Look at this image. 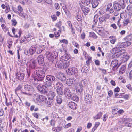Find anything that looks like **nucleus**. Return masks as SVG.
<instances>
[{"instance_id": "f257e3e1", "label": "nucleus", "mask_w": 132, "mask_h": 132, "mask_svg": "<svg viewBox=\"0 0 132 132\" xmlns=\"http://www.w3.org/2000/svg\"><path fill=\"white\" fill-rule=\"evenodd\" d=\"M37 89L41 93L48 96V98L53 99L55 96V94L53 91H51L44 86L39 85L38 86Z\"/></svg>"}, {"instance_id": "f03ea898", "label": "nucleus", "mask_w": 132, "mask_h": 132, "mask_svg": "<svg viewBox=\"0 0 132 132\" xmlns=\"http://www.w3.org/2000/svg\"><path fill=\"white\" fill-rule=\"evenodd\" d=\"M47 58L50 61L51 63H55V60H56V58L58 56V53L55 52L53 53H51L49 52H47L46 53Z\"/></svg>"}, {"instance_id": "7ed1b4c3", "label": "nucleus", "mask_w": 132, "mask_h": 132, "mask_svg": "<svg viewBox=\"0 0 132 132\" xmlns=\"http://www.w3.org/2000/svg\"><path fill=\"white\" fill-rule=\"evenodd\" d=\"M47 69L46 68H44L41 69H38L36 71V73L38 76V80L42 82L45 77V74L46 72Z\"/></svg>"}, {"instance_id": "20e7f679", "label": "nucleus", "mask_w": 132, "mask_h": 132, "mask_svg": "<svg viewBox=\"0 0 132 132\" xmlns=\"http://www.w3.org/2000/svg\"><path fill=\"white\" fill-rule=\"evenodd\" d=\"M46 79L49 82L46 81V83L44 84V85H45L48 87H50L51 85L52 82L55 81V77L52 75H47L46 77Z\"/></svg>"}, {"instance_id": "39448f33", "label": "nucleus", "mask_w": 132, "mask_h": 132, "mask_svg": "<svg viewBox=\"0 0 132 132\" xmlns=\"http://www.w3.org/2000/svg\"><path fill=\"white\" fill-rule=\"evenodd\" d=\"M56 86L57 88V92L58 95H63V92L62 88L63 87L62 84L60 82H57L56 84Z\"/></svg>"}, {"instance_id": "423d86ee", "label": "nucleus", "mask_w": 132, "mask_h": 132, "mask_svg": "<svg viewBox=\"0 0 132 132\" xmlns=\"http://www.w3.org/2000/svg\"><path fill=\"white\" fill-rule=\"evenodd\" d=\"M66 73L68 75L77 74L78 72L77 69L74 67H70L66 70Z\"/></svg>"}, {"instance_id": "0eeeda50", "label": "nucleus", "mask_w": 132, "mask_h": 132, "mask_svg": "<svg viewBox=\"0 0 132 132\" xmlns=\"http://www.w3.org/2000/svg\"><path fill=\"white\" fill-rule=\"evenodd\" d=\"M29 82L31 84H33L35 85H36L38 84H44L43 83L39 82L40 81V80H38V78L37 79L35 77H32L31 79L30 80Z\"/></svg>"}, {"instance_id": "6e6552de", "label": "nucleus", "mask_w": 132, "mask_h": 132, "mask_svg": "<svg viewBox=\"0 0 132 132\" xmlns=\"http://www.w3.org/2000/svg\"><path fill=\"white\" fill-rule=\"evenodd\" d=\"M57 78L62 81H64L66 80V77L64 74L60 72L57 73L56 74Z\"/></svg>"}, {"instance_id": "1a4fd4ad", "label": "nucleus", "mask_w": 132, "mask_h": 132, "mask_svg": "<svg viewBox=\"0 0 132 132\" xmlns=\"http://www.w3.org/2000/svg\"><path fill=\"white\" fill-rule=\"evenodd\" d=\"M18 10L20 11L19 12V15L23 18H25V14L23 12V9L21 5H19L18 6Z\"/></svg>"}, {"instance_id": "9d476101", "label": "nucleus", "mask_w": 132, "mask_h": 132, "mask_svg": "<svg viewBox=\"0 0 132 132\" xmlns=\"http://www.w3.org/2000/svg\"><path fill=\"white\" fill-rule=\"evenodd\" d=\"M56 62L55 64L56 66L59 68H62L63 65L64 61L62 60H61L60 59V60L59 61H57L56 60H55Z\"/></svg>"}, {"instance_id": "9b49d317", "label": "nucleus", "mask_w": 132, "mask_h": 132, "mask_svg": "<svg viewBox=\"0 0 132 132\" xmlns=\"http://www.w3.org/2000/svg\"><path fill=\"white\" fill-rule=\"evenodd\" d=\"M38 62L39 64L41 65H43L44 64V59L42 55H39L37 58Z\"/></svg>"}, {"instance_id": "f8f14e48", "label": "nucleus", "mask_w": 132, "mask_h": 132, "mask_svg": "<svg viewBox=\"0 0 132 132\" xmlns=\"http://www.w3.org/2000/svg\"><path fill=\"white\" fill-rule=\"evenodd\" d=\"M64 94L66 97L68 98H71V93L69 89L67 88H65V89Z\"/></svg>"}, {"instance_id": "ddd939ff", "label": "nucleus", "mask_w": 132, "mask_h": 132, "mask_svg": "<svg viewBox=\"0 0 132 132\" xmlns=\"http://www.w3.org/2000/svg\"><path fill=\"white\" fill-rule=\"evenodd\" d=\"M25 75L24 73H18L16 74V77L19 80H22L23 79Z\"/></svg>"}, {"instance_id": "4468645a", "label": "nucleus", "mask_w": 132, "mask_h": 132, "mask_svg": "<svg viewBox=\"0 0 132 132\" xmlns=\"http://www.w3.org/2000/svg\"><path fill=\"white\" fill-rule=\"evenodd\" d=\"M75 88L77 92H78L79 93L82 92L83 90V87L78 84L77 85L75 86Z\"/></svg>"}, {"instance_id": "2eb2a0df", "label": "nucleus", "mask_w": 132, "mask_h": 132, "mask_svg": "<svg viewBox=\"0 0 132 132\" xmlns=\"http://www.w3.org/2000/svg\"><path fill=\"white\" fill-rule=\"evenodd\" d=\"M91 96L89 95H87L85 97V101L87 103H89L91 100Z\"/></svg>"}, {"instance_id": "dca6fc26", "label": "nucleus", "mask_w": 132, "mask_h": 132, "mask_svg": "<svg viewBox=\"0 0 132 132\" xmlns=\"http://www.w3.org/2000/svg\"><path fill=\"white\" fill-rule=\"evenodd\" d=\"M81 8L83 12L85 15L87 14L90 11V10L88 8L84 6L81 7Z\"/></svg>"}, {"instance_id": "f3484780", "label": "nucleus", "mask_w": 132, "mask_h": 132, "mask_svg": "<svg viewBox=\"0 0 132 132\" xmlns=\"http://www.w3.org/2000/svg\"><path fill=\"white\" fill-rule=\"evenodd\" d=\"M24 89L28 91H32L33 90V87L30 85L26 84L24 86Z\"/></svg>"}, {"instance_id": "a211bd4d", "label": "nucleus", "mask_w": 132, "mask_h": 132, "mask_svg": "<svg viewBox=\"0 0 132 132\" xmlns=\"http://www.w3.org/2000/svg\"><path fill=\"white\" fill-rule=\"evenodd\" d=\"M80 86L82 87H83L85 86H86L87 85V81L84 79L82 80L80 82L78 83Z\"/></svg>"}, {"instance_id": "6ab92c4d", "label": "nucleus", "mask_w": 132, "mask_h": 132, "mask_svg": "<svg viewBox=\"0 0 132 132\" xmlns=\"http://www.w3.org/2000/svg\"><path fill=\"white\" fill-rule=\"evenodd\" d=\"M69 107L73 109H75L77 107V105L74 102H69Z\"/></svg>"}, {"instance_id": "aec40b11", "label": "nucleus", "mask_w": 132, "mask_h": 132, "mask_svg": "<svg viewBox=\"0 0 132 132\" xmlns=\"http://www.w3.org/2000/svg\"><path fill=\"white\" fill-rule=\"evenodd\" d=\"M114 9L117 11L119 10L122 7V5L121 6L118 3H115L114 4Z\"/></svg>"}, {"instance_id": "412c9836", "label": "nucleus", "mask_w": 132, "mask_h": 132, "mask_svg": "<svg viewBox=\"0 0 132 132\" xmlns=\"http://www.w3.org/2000/svg\"><path fill=\"white\" fill-rule=\"evenodd\" d=\"M75 80L74 79L71 78L67 79L66 81V84L69 85H71L72 84L74 83Z\"/></svg>"}, {"instance_id": "4be33fe9", "label": "nucleus", "mask_w": 132, "mask_h": 132, "mask_svg": "<svg viewBox=\"0 0 132 132\" xmlns=\"http://www.w3.org/2000/svg\"><path fill=\"white\" fill-rule=\"evenodd\" d=\"M52 100V99H48L46 103V104L47 107H50L53 104Z\"/></svg>"}, {"instance_id": "5701e85b", "label": "nucleus", "mask_w": 132, "mask_h": 132, "mask_svg": "<svg viewBox=\"0 0 132 132\" xmlns=\"http://www.w3.org/2000/svg\"><path fill=\"white\" fill-rule=\"evenodd\" d=\"M126 67L125 65H123L122 66L119 70V73L121 74H123L126 71Z\"/></svg>"}, {"instance_id": "b1692460", "label": "nucleus", "mask_w": 132, "mask_h": 132, "mask_svg": "<svg viewBox=\"0 0 132 132\" xmlns=\"http://www.w3.org/2000/svg\"><path fill=\"white\" fill-rule=\"evenodd\" d=\"M100 0H94L92 3V7L94 8H96L98 5Z\"/></svg>"}, {"instance_id": "393cba45", "label": "nucleus", "mask_w": 132, "mask_h": 132, "mask_svg": "<svg viewBox=\"0 0 132 132\" xmlns=\"http://www.w3.org/2000/svg\"><path fill=\"white\" fill-rule=\"evenodd\" d=\"M45 46L43 45L39 47H38L36 51V53L39 54L40 53L42 52L45 49Z\"/></svg>"}, {"instance_id": "a878e982", "label": "nucleus", "mask_w": 132, "mask_h": 132, "mask_svg": "<svg viewBox=\"0 0 132 132\" xmlns=\"http://www.w3.org/2000/svg\"><path fill=\"white\" fill-rule=\"evenodd\" d=\"M126 41L124 42L121 44L122 46L124 47L130 46L131 44V43L128 40H126Z\"/></svg>"}, {"instance_id": "bb28decb", "label": "nucleus", "mask_w": 132, "mask_h": 132, "mask_svg": "<svg viewBox=\"0 0 132 132\" xmlns=\"http://www.w3.org/2000/svg\"><path fill=\"white\" fill-rule=\"evenodd\" d=\"M69 55L67 54L65 55L62 56L61 58V60H62L64 61H66L68 60L70 58V57Z\"/></svg>"}, {"instance_id": "cd10ccee", "label": "nucleus", "mask_w": 132, "mask_h": 132, "mask_svg": "<svg viewBox=\"0 0 132 132\" xmlns=\"http://www.w3.org/2000/svg\"><path fill=\"white\" fill-rule=\"evenodd\" d=\"M36 47L34 46H31L29 50L31 55H33L36 51Z\"/></svg>"}, {"instance_id": "c85d7f7f", "label": "nucleus", "mask_w": 132, "mask_h": 132, "mask_svg": "<svg viewBox=\"0 0 132 132\" xmlns=\"http://www.w3.org/2000/svg\"><path fill=\"white\" fill-rule=\"evenodd\" d=\"M38 98L39 99L40 103L41 102H45V101L46 99V97L42 95H38Z\"/></svg>"}, {"instance_id": "c756f323", "label": "nucleus", "mask_w": 132, "mask_h": 132, "mask_svg": "<svg viewBox=\"0 0 132 132\" xmlns=\"http://www.w3.org/2000/svg\"><path fill=\"white\" fill-rule=\"evenodd\" d=\"M118 63V61L117 60H113L111 62V65L113 67H115Z\"/></svg>"}, {"instance_id": "7c9ffc66", "label": "nucleus", "mask_w": 132, "mask_h": 132, "mask_svg": "<svg viewBox=\"0 0 132 132\" xmlns=\"http://www.w3.org/2000/svg\"><path fill=\"white\" fill-rule=\"evenodd\" d=\"M56 100L57 103L59 104H60L62 101V97L60 95H58L57 96Z\"/></svg>"}, {"instance_id": "2f4dec72", "label": "nucleus", "mask_w": 132, "mask_h": 132, "mask_svg": "<svg viewBox=\"0 0 132 132\" xmlns=\"http://www.w3.org/2000/svg\"><path fill=\"white\" fill-rule=\"evenodd\" d=\"M25 37L26 40L27 42L30 41L33 38V36L30 34L27 35Z\"/></svg>"}, {"instance_id": "473e14b6", "label": "nucleus", "mask_w": 132, "mask_h": 132, "mask_svg": "<svg viewBox=\"0 0 132 132\" xmlns=\"http://www.w3.org/2000/svg\"><path fill=\"white\" fill-rule=\"evenodd\" d=\"M102 115V113L100 112L98 113V114L95 116L94 117V119L95 120L98 119H100Z\"/></svg>"}, {"instance_id": "72a5a7b5", "label": "nucleus", "mask_w": 132, "mask_h": 132, "mask_svg": "<svg viewBox=\"0 0 132 132\" xmlns=\"http://www.w3.org/2000/svg\"><path fill=\"white\" fill-rule=\"evenodd\" d=\"M125 40H128L129 42L130 41L132 40V34L127 35L124 38Z\"/></svg>"}, {"instance_id": "f704fd0d", "label": "nucleus", "mask_w": 132, "mask_h": 132, "mask_svg": "<svg viewBox=\"0 0 132 132\" xmlns=\"http://www.w3.org/2000/svg\"><path fill=\"white\" fill-rule=\"evenodd\" d=\"M125 52V50H122V51H121L120 52L117 53L116 54V58H118L121 56Z\"/></svg>"}, {"instance_id": "c9c22d12", "label": "nucleus", "mask_w": 132, "mask_h": 132, "mask_svg": "<svg viewBox=\"0 0 132 132\" xmlns=\"http://www.w3.org/2000/svg\"><path fill=\"white\" fill-rule=\"evenodd\" d=\"M130 20L128 19H124L123 21V26H126L130 23Z\"/></svg>"}, {"instance_id": "e433bc0d", "label": "nucleus", "mask_w": 132, "mask_h": 132, "mask_svg": "<svg viewBox=\"0 0 132 132\" xmlns=\"http://www.w3.org/2000/svg\"><path fill=\"white\" fill-rule=\"evenodd\" d=\"M71 98L72 100L76 102L78 101L79 100L78 97L76 95H73Z\"/></svg>"}, {"instance_id": "4c0bfd02", "label": "nucleus", "mask_w": 132, "mask_h": 132, "mask_svg": "<svg viewBox=\"0 0 132 132\" xmlns=\"http://www.w3.org/2000/svg\"><path fill=\"white\" fill-rule=\"evenodd\" d=\"M65 62V61H64L62 67V68H66L68 67L69 65V62Z\"/></svg>"}, {"instance_id": "58836bf2", "label": "nucleus", "mask_w": 132, "mask_h": 132, "mask_svg": "<svg viewBox=\"0 0 132 132\" xmlns=\"http://www.w3.org/2000/svg\"><path fill=\"white\" fill-rule=\"evenodd\" d=\"M116 53L120 52L122 51V50H125L124 49H122L120 46L116 47Z\"/></svg>"}, {"instance_id": "ea45409f", "label": "nucleus", "mask_w": 132, "mask_h": 132, "mask_svg": "<svg viewBox=\"0 0 132 132\" xmlns=\"http://www.w3.org/2000/svg\"><path fill=\"white\" fill-rule=\"evenodd\" d=\"M61 32V31L60 30H58L57 31L55 32L54 34L55 37H59L60 34Z\"/></svg>"}, {"instance_id": "a19ab883", "label": "nucleus", "mask_w": 132, "mask_h": 132, "mask_svg": "<svg viewBox=\"0 0 132 132\" xmlns=\"http://www.w3.org/2000/svg\"><path fill=\"white\" fill-rule=\"evenodd\" d=\"M120 16L121 18L125 19L126 18V14L125 12L121 13L120 14Z\"/></svg>"}, {"instance_id": "79ce46f5", "label": "nucleus", "mask_w": 132, "mask_h": 132, "mask_svg": "<svg viewBox=\"0 0 132 132\" xmlns=\"http://www.w3.org/2000/svg\"><path fill=\"white\" fill-rule=\"evenodd\" d=\"M123 3L122 4V8H124L125 7L126 5H127L128 2L127 0H122Z\"/></svg>"}, {"instance_id": "37998d69", "label": "nucleus", "mask_w": 132, "mask_h": 132, "mask_svg": "<svg viewBox=\"0 0 132 132\" xmlns=\"http://www.w3.org/2000/svg\"><path fill=\"white\" fill-rule=\"evenodd\" d=\"M99 20L100 23H102L104 21H105V17L103 16H102L99 18Z\"/></svg>"}, {"instance_id": "c03bdc74", "label": "nucleus", "mask_w": 132, "mask_h": 132, "mask_svg": "<svg viewBox=\"0 0 132 132\" xmlns=\"http://www.w3.org/2000/svg\"><path fill=\"white\" fill-rule=\"evenodd\" d=\"M38 96H37L36 98H35L33 99V101L35 103H40L39 99L38 98Z\"/></svg>"}, {"instance_id": "a18cd8bd", "label": "nucleus", "mask_w": 132, "mask_h": 132, "mask_svg": "<svg viewBox=\"0 0 132 132\" xmlns=\"http://www.w3.org/2000/svg\"><path fill=\"white\" fill-rule=\"evenodd\" d=\"M81 71L84 73H86L88 71V69L87 67H84L82 68Z\"/></svg>"}, {"instance_id": "49530a36", "label": "nucleus", "mask_w": 132, "mask_h": 132, "mask_svg": "<svg viewBox=\"0 0 132 132\" xmlns=\"http://www.w3.org/2000/svg\"><path fill=\"white\" fill-rule=\"evenodd\" d=\"M129 120V119L123 118L122 120V121L123 123L125 125L126 123H127V122H129L130 121Z\"/></svg>"}, {"instance_id": "de8ad7c7", "label": "nucleus", "mask_w": 132, "mask_h": 132, "mask_svg": "<svg viewBox=\"0 0 132 132\" xmlns=\"http://www.w3.org/2000/svg\"><path fill=\"white\" fill-rule=\"evenodd\" d=\"M115 96V97L116 98H121L123 97V96L121 94L116 93Z\"/></svg>"}, {"instance_id": "09e8293b", "label": "nucleus", "mask_w": 132, "mask_h": 132, "mask_svg": "<svg viewBox=\"0 0 132 132\" xmlns=\"http://www.w3.org/2000/svg\"><path fill=\"white\" fill-rule=\"evenodd\" d=\"M112 4L111 3H108L107 5V7L106 9V11H109V9L112 7Z\"/></svg>"}, {"instance_id": "8fccbe9b", "label": "nucleus", "mask_w": 132, "mask_h": 132, "mask_svg": "<svg viewBox=\"0 0 132 132\" xmlns=\"http://www.w3.org/2000/svg\"><path fill=\"white\" fill-rule=\"evenodd\" d=\"M11 21L12 25L13 26H15L17 24V22L16 20L15 19H13Z\"/></svg>"}, {"instance_id": "3c124183", "label": "nucleus", "mask_w": 132, "mask_h": 132, "mask_svg": "<svg viewBox=\"0 0 132 132\" xmlns=\"http://www.w3.org/2000/svg\"><path fill=\"white\" fill-rule=\"evenodd\" d=\"M30 66L32 69H34L35 67V62L34 61H32V62L31 63Z\"/></svg>"}, {"instance_id": "603ef678", "label": "nucleus", "mask_w": 132, "mask_h": 132, "mask_svg": "<svg viewBox=\"0 0 132 132\" xmlns=\"http://www.w3.org/2000/svg\"><path fill=\"white\" fill-rule=\"evenodd\" d=\"M72 44L73 45L76 47L78 48H79V46L78 44L75 41H73L72 42Z\"/></svg>"}, {"instance_id": "864d4df0", "label": "nucleus", "mask_w": 132, "mask_h": 132, "mask_svg": "<svg viewBox=\"0 0 132 132\" xmlns=\"http://www.w3.org/2000/svg\"><path fill=\"white\" fill-rule=\"evenodd\" d=\"M6 105L7 106H9V105H11V106L12 105V103L11 101H10L9 102H8L7 101V98H6Z\"/></svg>"}, {"instance_id": "5fc2aeb1", "label": "nucleus", "mask_w": 132, "mask_h": 132, "mask_svg": "<svg viewBox=\"0 0 132 132\" xmlns=\"http://www.w3.org/2000/svg\"><path fill=\"white\" fill-rule=\"evenodd\" d=\"M43 1L45 3H46L48 4H51L52 3V0H43Z\"/></svg>"}, {"instance_id": "6e6d98bb", "label": "nucleus", "mask_w": 132, "mask_h": 132, "mask_svg": "<svg viewBox=\"0 0 132 132\" xmlns=\"http://www.w3.org/2000/svg\"><path fill=\"white\" fill-rule=\"evenodd\" d=\"M98 21V15H95L94 18V21L95 23L97 22Z\"/></svg>"}, {"instance_id": "4d7b16f0", "label": "nucleus", "mask_w": 132, "mask_h": 132, "mask_svg": "<svg viewBox=\"0 0 132 132\" xmlns=\"http://www.w3.org/2000/svg\"><path fill=\"white\" fill-rule=\"evenodd\" d=\"M82 17L79 14H78L76 17V19L78 21H80L82 19Z\"/></svg>"}, {"instance_id": "13d9d810", "label": "nucleus", "mask_w": 132, "mask_h": 132, "mask_svg": "<svg viewBox=\"0 0 132 132\" xmlns=\"http://www.w3.org/2000/svg\"><path fill=\"white\" fill-rule=\"evenodd\" d=\"M24 53L26 55H31L30 51L29 50H26L24 51Z\"/></svg>"}, {"instance_id": "bf43d9fd", "label": "nucleus", "mask_w": 132, "mask_h": 132, "mask_svg": "<svg viewBox=\"0 0 132 132\" xmlns=\"http://www.w3.org/2000/svg\"><path fill=\"white\" fill-rule=\"evenodd\" d=\"M22 86L19 85L16 88L15 90V91L16 92V91L20 90L22 88Z\"/></svg>"}, {"instance_id": "052dcab7", "label": "nucleus", "mask_w": 132, "mask_h": 132, "mask_svg": "<svg viewBox=\"0 0 132 132\" xmlns=\"http://www.w3.org/2000/svg\"><path fill=\"white\" fill-rule=\"evenodd\" d=\"M33 128H34L37 131H39L40 130V128L38 126H35V125H33Z\"/></svg>"}, {"instance_id": "680f3d73", "label": "nucleus", "mask_w": 132, "mask_h": 132, "mask_svg": "<svg viewBox=\"0 0 132 132\" xmlns=\"http://www.w3.org/2000/svg\"><path fill=\"white\" fill-rule=\"evenodd\" d=\"M62 129V127H57L55 128V130L57 132H59L61 131Z\"/></svg>"}, {"instance_id": "e2e57ef3", "label": "nucleus", "mask_w": 132, "mask_h": 132, "mask_svg": "<svg viewBox=\"0 0 132 132\" xmlns=\"http://www.w3.org/2000/svg\"><path fill=\"white\" fill-rule=\"evenodd\" d=\"M55 121L53 119H52L50 121V124L52 126H54L55 125Z\"/></svg>"}, {"instance_id": "0e129e2a", "label": "nucleus", "mask_w": 132, "mask_h": 132, "mask_svg": "<svg viewBox=\"0 0 132 132\" xmlns=\"http://www.w3.org/2000/svg\"><path fill=\"white\" fill-rule=\"evenodd\" d=\"M12 42L11 41L9 40V41H8V47L9 48H10L12 46Z\"/></svg>"}, {"instance_id": "69168bd1", "label": "nucleus", "mask_w": 132, "mask_h": 132, "mask_svg": "<svg viewBox=\"0 0 132 132\" xmlns=\"http://www.w3.org/2000/svg\"><path fill=\"white\" fill-rule=\"evenodd\" d=\"M17 1H18L20 3L22 4L23 5H24L25 4V2L26 0H16Z\"/></svg>"}, {"instance_id": "338daca9", "label": "nucleus", "mask_w": 132, "mask_h": 132, "mask_svg": "<svg viewBox=\"0 0 132 132\" xmlns=\"http://www.w3.org/2000/svg\"><path fill=\"white\" fill-rule=\"evenodd\" d=\"M116 48H114L112 49L111 50V52L112 54H116Z\"/></svg>"}, {"instance_id": "774afa93", "label": "nucleus", "mask_w": 132, "mask_h": 132, "mask_svg": "<svg viewBox=\"0 0 132 132\" xmlns=\"http://www.w3.org/2000/svg\"><path fill=\"white\" fill-rule=\"evenodd\" d=\"M10 10V7H9L6 6V9L5 10V12L6 13H7Z\"/></svg>"}]
</instances>
